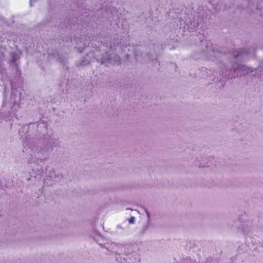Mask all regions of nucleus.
Returning a JSON list of instances; mask_svg holds the SVG:
<instances>
[{
  "mask_svg": "<svg viewBox=\"0 0 263 263\" xmlns=\"http://www.w3.org/2000/svg\"><path fill=\"white\" fill-rule=\"evenodd\" d=\"M245 215L239 216L237 220H235L231 225V228H236L239 231H241L245 235H250L255 231V224L252 221H242V217Z\"/></svg>",
  "mask_w": 263,
  "mask_h": 263,
  "instance_id": "3",
  "label": "nucleus"
},
{
  "mask_svg": "<svg viewBox=\"0 0 263 263\" xmlns=\"http://www.w3.org/2000/svg\"><path fill=\"white\" fill-rule=\"evenodd\" d=\"M39 124L37 123H30L29 125H24L19 130V134L23 139V142L25 146H33V141L37 140L39 143L44 144L48 143L53 149L55 147L59 146V139L51 137L48 135L37 134L36 128Z\"/></svg>",
  "mask_w": 263,
  "mask_h": 263,
  "instance_id": "1",
  "label": "nucleus"
},
{
  "mask_svg": "<svg viewBox=\"0 0 263 263\" xmlns=\"http://www.w3.org/2000/svg\"><path fill=\"white\" fill-rule=\"evenodd\" d=\"M57 60L63 65H66L68 63V58L66 55H59Z\"/></svg>",
  "mask_w": 263,
  "mask_h": 263,
  "instance_id": "14",
  "label": "nucleus"
},
{
  "mask_svg": "<svg viewBox=\"0 0 263 263\" xmlns=\"http://www.w3.org/2000/svg\"><path fill=\"white\" fill-rule=\"evenodd\" d=\"M55 175V172L54 170H52L49 172L48 175L47 177V180H50L54 181V177Z\"/></svg>",
  "mask_w": 263,
  "mask_h": 263,
  "instance_id": "17",
  "label": "nucleus"
},
{
  "mask_svg": "<svg viewBox=\"0 0 263 263\" xmlns=\"http://www.w3.org/2000/svg\"><path fill=\"white\" fill-rule=\"evenodd\" d=\"M133 252V248L131 245H123L122 253L125 254H130Z\"/></svg>",
  "mask_w": 263,
  "mask_h": 263,
  "instance_id": "13",
  "label": "nucleus"
},
{
  "mask_svg": "<svg viewBox=\"0 0 263 263\" xmlns=\"http://www.w3.org/2000/svg\"><path fill=\"white\" fill-rule=\"evenodd\" d=\"M233 69H234V71L235 72H236V70L237 69V68H236V67H235L234 66V67H233Z\"/></svg>",
  "mask_w": 263,
  "mask_h": 263,
  "instance_id": "26",
  "label": "nucleus"
},
{
  "mask_svg": "<svg viewBox=\"0 0 263 263\" xmlns=\"http://www.w3.org/2000/svg\"><path fill=\"white\" fill-rule=\"evenodd\" d=\"M63 178V175L61 174L58 173L57 174L55 173V175L54 177V182H58L61 179H62Z\"/></svg>",
  "mask_w": 263,
  "mask_h": 263,
  "instance_id": "18",
  "label": "nucleus"
},
{
  "mask_svg": "<svg viewBox=\"0 0 263 263\" xmlns=\"http://www.w3.org/2000/svg\"><path fill=\"white\" fill-rule=\"evenodd\" d=\"M135 217H133V216H132L130 217L129 219H128V222H129V223L130 224H132V223H134V222H135Z\"/></svg>",
  "mask_w": 263,
  "mask_h": 263,
  "instance_id": "22",
  "label": "nucleus"
},
{
  "mask_svg": "<svg viewBox=\"0 0 263 263\" xmlns=\"http://www.w3.org/2000/svg\"><path fill=\"white\" fill-rule=\"evenodd\" d=\"M255 76V74H252V76H253V77H254Z\"/></svg>",
  "mask_w": 263,
  "mask_h": 263,
  "instance_id": "27",
  "label": "nucleus"
},
{
  "mask_svg": "<svg viewBox=\"0 0 263 263\" xmlns=\"http://www.w3.org/2000/svg\"><path fill=\"white\" fill-rule=\"evenodd\" d=\"M5 90L3 92V104L5 103L6 101L7 95L6 93V88H4Z\"/></svg>",
  "mask_w": 263,
  "mask_h": 263,
  "instance_id": "21",
  "label": "nucleus"
},
{
  "mask_svg": "<svg viewBox=\"0 0 263 263\" xmlns=\"http://www.w3.org/2000/svg\"><path fill=\"white\" fill-rule=\"evenodd\" d=\"M49 56L55 58L57 60L58 57L59 56V53L57 49H51L49 50Z\"/></svg>",
  "mask_w": 263,
  "mask_h": 263,
  "instance_id": "16",
  "label": "nucleus"
},
{
  "mask_svg": "<svg viewBox=\"0 0 263 263\" xmlns=\"http://www.w3.org/2000/svg\"><path fill=\"white\" fill-rule=\"evenodd\" d=\"M202 45L205 46V49H202L201 52L207 56L215 58L219 61H221L225 56V52L213 48L210 42L202 41Z\"/></svg>",
  "mask_w": 263,
  "mask_h": 263,
  "instance_id": "4",
  "label": "nucleus"
},
{
  "mask_svg": "<svg viewBox=\"0 0 263 263\" xmlns=\"http://www.w3.org/2000/svg\"><path fill=\"white\" fill-rule=\"evenodd\" d=\"M240 68L242 70H243L244 71H246V72H244V74H248L249 73H252V72H253V70L251 68H248L247 69H245L244 68V66H240Z\"/></svg>",
  "mask_w": 263,
  "mask_h": 263,
  "instance_id": "19",
  "label": "nucleus"
},
{
  "mask_svg": "<svg viewBox=\"0 0 263 263\" xmlns=\"http://www.w3.org/2000/svg\"><path fill=\"white\" fill-rule=\"evenodd\" d=\"M99 245L111 253H120L123 252V245L122 244H118L114 242H107L104 244L100 243Z\"/></svg>",
  "mask_w": 263,
  "mask_h": 263,
  "instance_id": "7",
  "label": "nucleus"
},
{
  "mask_svg": "<svg viewBox=\"0 0 263 263\" xmlns=\"http://www.w3.org/2000/svg\"><path fill=\"white\" fill-rule=\"evenodd\" d=\"M11 60L10 62V66L15 69L17 72H18V68L16 62L20 59V56L18 53L12 52L10 53Z\"/></svg>",
  "mask_w": 263,
  "mask_h": 263,
  "instance_id": "11",
  "label": "nucleus"
},
{
  "mask_svg": "<svg viewBox=\"0 0 263 263\" xmlns=\"http://www.w3.org/2000/svg\"><path fill=\"white\" fill-rule=\"evenodd\" d=\"M92 53H87L85 56L82 58L79 62L77 63V67L85 66L89 65L90 63Z\"/></svg>",
  "mask_w": 263,
  "mask_h": 263,
  "instance_id": "10",
  "label": "nucleus"
},
{
  "mask_svg": "<svg viewBox=\"0 0 263 263\" xmlns=\"http://www.w3.org/2000/svg\"><path fill=\"white\" fill-rule=\"evenodd\" d=\"M250 52L248 49H239L238 50H235L232 52V55L235 59L243 60L245 55Z\"/></svg>",
  "mask_w": 263,
  "mask_h": 263,
  "instance_id": "9",
  "label": "nucleus"
},
{
  "mask_svg": "<svg viewBox=\"0 0 263 263\" xmlns=\"http://www.w3.org/2000/svg\"><path fill=\"white\" fill-rule=\"evenodd\" d=\"M22 93L18 91L13 85L11 86V101L13 103V106L17 105L19 107L20 105L21 96Z\"/></svg>",
  "mask_w": 263,
  "mask_h": 263,
  "instance_id": "8",
  "label": "nucleus"
},
{
  "mask_svg": "<svg viewBox=\"0 0 263 263\" xmlns=\"http://www.w3.org/2000/svg\"><path fill=\"white\" fill-rule=\"evenodd\" d=\"M117 228L118 229H123V230H126L128 228H127V226L126 224V222L125 221V224H124V226L122 227L121 225H118L117 226Z\"/></svg>",
  "mask_w": 263,
  "mask_h": 263,
  "instance_id": "20",
  "label": "nucleus"
},
{
  "mask_svg": "<svg viewBox=\"0 0 263 263\" xmlns=\"http://www.w3.org/2000/svg\"><path fill=\"white\" fill-rule=\"evenodd\" d=\"M2 57H4V54L3 53H2V56H0V65H1L3 63V60L2 59Z\"/></svg>",
  "mask_w": 263,
  "mask_h": 263,
  "instance_id": "23",
  "label": "nucleus"
},
{
  "mask_svg": "<svg viewBox=\"0 0 263 263\" xmlns=\"http://www.w3.org/2000/svg\"><path fill=\"white\" fill-rule=\"evenodd\" d=\"M156 46L155 45H151L149 47V50L145 49L142 51L141 55L144 62H149L153 61L157 59L158 55V52L156 50Z\"/></svg>",
  "mask_w": 263,
  "mask_h": 263,
  "instance_id": "5",
  "label": "nucleus"
},
{
  "mask_svg": "<svg viewBox=\"0 0 263 263\" xmlns=\"http://www.w3.org/2000/svg\"><path fill=\"white\" fill-rule=\"evenodd\" d=\"M259 231L263 233V226L260 227Z\"/></svg>",
  "mask_w": 263,
  "mask_h": 263,
  "instance_id": "25",
  "label": "nucleus"
},
{
  "mask_svg": "<svg viewBox=\"0 0 263 263\" xmlns=\"http://www.w3.org/2000/svg\"><path fill=\"white\" fill-rule=\"evenodd\" d=\"M144 211L145 212V213L146 214V215H147V223L146 224H144L142 226V228L141 230L140 231V234L141 235H143V234H144L145 232L148 229V228H149V221H150V214H149V213L148 212V210L144 208Z\"/></svg>",
  "mask_w": 263,
  "mask_h": 263,
  "instance_id": "12",
  "label": "nucleus"
},
{
  "mask_svg": "<svg viewBox=\"0 0 263 263\" xmlns=\"http://www.w3.org/2000/svg\"><path fill=\"white\" fill-rule=\"evenodd\" d=\"M33 146L32 147H29V148L34 149L38 153H40L44 155H48L52 151L53 148L52 146H50L49 144H44L41 142V143H39L37 140L36 141L33 140Z\"/></svg>",
  "mask_w": 263,
  "mask_h": 263,
  "instance_id": "6",
  "label": "nucleus"
},
{
  "mask_svg": "<svg viewBox=\"0 0 263 263\" xmlns=\"http://www.w3.org/2000/svg\"><path fill=\"white\" fill-rule=\"evenodd\" d=\"M116 47L110 45L108 50L104 53L95 55L98 62L108 66L109 65H119L121 63L120 56L116 52Z\"/></svg>",
  "mask_w": 263,
  "mask_h": 263,
  "instance_id": "2",
  "label": "nucleus"
},
{
  "mask_svg": "<svg viewBox=\"0 0 263 263\" xmlns=\"http://www.w3.org/2000/svg\"><path fill=\"white\" fill-rule=\"evenodd\" d=\"M37 0H30V5L31 7L33 6L32 3L36 2Z\"/></svg>",
  "mask_w": 263,
  "mask_h": 263,
  "instance_id": "24",
  "label": "nucleus"
},
{
  "mask_svg": "<svg viewBox=\"0 0 263 263\" xmlns=\"http://www.w3.org/2000/svg\"><path fill=\"white\" fill-rule=\"evenodd\" d=\"M188 28L190 30V32H193L194 31H195L196 28L198 27V23L195 22H190V24H189V23H187Z\"/></svg>",
  "mask_w": 263,
  "mask_h": 263,
  "instance_id": "15",
  "label": "nucleus"
}]
</instances>
